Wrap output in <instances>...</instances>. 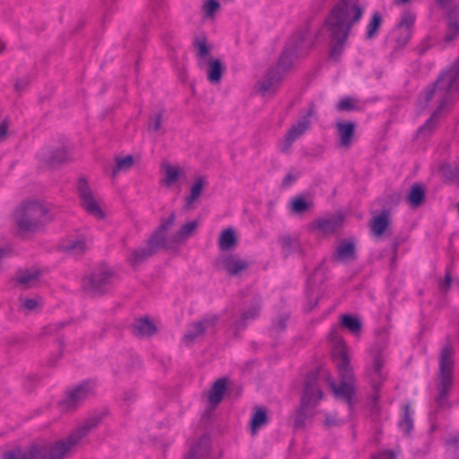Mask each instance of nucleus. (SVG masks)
I'll return each mask as SVG.
<instances>
[{"instance_id": "f257e3e1", "label": "nucleus", "mask_w": 459, "mask_h": 459, "mask_svg": "<svg viewBox=\"0 0 459 459\" xmlns=\"http://www.w3.org/2000/svg\"><path fill=\"white\" fill-rule=\"evenodd\" d=\"M363 13L359 0H339L333 6L325 21L331 41L330 59H340L351 28L361 20Z\"/></svg>"}, {"instance_id": "f03ea898", "label": "nucleus", "mask_w": 459, "mask_h": 459, "mask_svg": "<svg viewBox=\"0 0 459 459\" xmlns=\"http://www.w3.org/2000/svg\"><path fill=\"white\" fill-rule=\"evenodd\" d=\"M455 354V347L447 338L438 355L435 397V404L438 410L450 408L448 396L454 385Z\"/></svg>"}, {"instance_id": "7ed1b4c3", "label": "nucleus", "mask_w": 459, "mask_h": 459, "mask_svg": "<svg viewBox=\"0 0 459 459\" xmlns=\"http://www.w3.org/2000/svg\"><path fill=\"white\" fill-rule=\"evenodd\" d=\"M333 359L338 369L341 383L336 385L334 381H331L329 385L337 399L344 400L351 407L355 403V377L350 363L347 347L342 341L336 342L333 351Z\"/></svg>"}, {"instance_id": "20e7f679", "label": "nucleus", "mask_w": 459, "mask_h": 459, "mask_svg": "<svg viewBox=\"0 0 459 459\" xmlns=\"http://www.w3.org/2000/svg\"><path fill=\"white\" fill-rule=\"evenodd\" d=\"M49 210L39 200L22 202L13 212L16 227L23 232H36L50 221Z\"/></svg>"}, {"instance_id": "39448f33", "label": "nucleus", "mask_w": 459, "mask_h": 459, "mask_svg": "<svg viewBox=\"0 0 459 459\" xmlns=\"http://www.w3.org/2000/svg\"><path fill=\"white\" fill-rule=\"evenodd\" d=\"M176 214L171 212L166 220H162L159 228L152 233L145 247L133 249L128 256L127 262L133 268H137L150 257L154 255L159 249L168 248L169 243L167 238V231L175 223Z\"/></svg>"}, {"instance_id": "423d86ee", "label": "nucleus", "mask_w": 459, "mask_h": 459, "mask_svg": "<svg viewBox=\"0 0 459 459\" xmlns=\"http://www.w3.org/2000/svg\"><path fill=\"white\" fill-rule=\"evenodd\" d=\"M2 459H64L55 441L39 440L28 447H14L4 452Z\"/></svg>"}, {"instance_id": "0eeeda50", "label": "nucleus", "mask_w": 459, "mask_h": 459, "mask_svg": "<svg viewBox=\"0 0 459 459\" xmlns=\"http://www.w3.org/2000/svg\"><path fill=\"white\" fill-rule=\"evenodd\" d=\"M103 417L104 414L101 412L94 413L87 418L69 436L55 441L64 459L71 455L77 449L82 440L100 424Z\"/></svg>"}, {"instance_id": "6e6552de", "label": "nucleus", "mask_w": 459, "mask_h": 459, "mask_svg": "<svg viewBox=\"0 0 459 459\" xmlns=\"http://www.w3.org/2000/svg\"><path fill=\"white\" fill-rule=\"evenodd\" d=\"M370 359L366 368V377L371 385V401L377 403L380 398V388L387 378L384 370L385 359L383 351L379 347H373L369 350Z\"/></svg>"}, {"instance_id": "1a4fd4ad", "label": "nucleus", "mask_w": 459, "mask_h": 459, "mask_svg": "<svg viewBox=\"0 0 459 459\" xmlns=\"http://www.w3.org/2000/svg\"><path fill=\"white\" fill-rule=\"evenodd\" d=\"M116 281V273L111 270H96L82 279V290L92 296H101L108 292Z\"/></svg>"}, {"instance_id": "9d476101", "label": "nucleus", "mask_w": 459, "mask_h": 459, "mask_svg": "<svg viewBox=\"0 0 459 459\" xmlns=\"http://www.w3.org/2000/svg\"><path fill=\"white\" fill-rule=\"evenodd\" d=\"M95 385L92 381H84L66 392L58 405L63 411H72L77 409L86 399L93 395Z\"/></svg>"}, {"instance_id": "9b49d317", "label": "nucleus", "mask_w": 459, "mask_h": 459, "mask_svg": "<svg viewBox=\"0 0 459 459\" xmlns=\"http://www.w3.org/2000/svg\"><path fill=\"white\" fill-rule=\"evenodd\" d=\"M77 193L82 206L89 214L96 217L97 219H102L104 217V213L100 209L86 178L81 177L78 179Z\"/></svg>"}, {"instance_id": "f8f14e48", "label": "nucleus", "mask_w": 459, "mask_h": 459, "mask_svg": "<svg viewBox=\"0 0 459 459\" xmlns=\"http://www.w3.org/2000/svg\"><path fill=\"white\" fill-rule=\"evenodd\" d=\"M315 114V106L310 104L305 115L299 117L287 131L283 140L282 152H286L292 146L293 143L301 137L310 127V118Z\"/></svg>"}, {"instance_id": "ddd939ff", "label": "nucleus", "mask_w": 459, "mask_h": 459, "mask_svg": "<svg viewBox=\"0 0 459 459\" xmlns=\"http://www.w3.org/2000/svg\"><path fill=\"white\" fill-rule=\"evenodd\" d=\"M323 399V392L318 386V376L316 372H310L307 375L300 403L304 406L316 408L319 401Z\"/></svg>"}, {"instance_id": "4468645a", "label": "nucleus", "mask_w": 459, "mask_h": 459, "mask_svg": "<svg viewBox=\"0 0 459 459\" xmlns=\"http://www.w3.org/2000/svg\"><path fill=\"white\" fill-rule=\"evenodd\" d=\"M219 321V316L209 315L202 320L194 322L190 325V328L182 338V342L186 345H191L199 337L203 336L206 331L215 328Z\"/></svg>"}, {"instance_id": "2eb2a0df", "label": "nucleus", "mask_w": 459, "mask_h": 459, "mask_svg": "<svg viewBox=\"0 0 459 459\" xmlns=\"http://www.w3.org/2000/svg\"><path fill=\"white\" fill-rule=\"evenodd\" d=\"M415 22V15L410 12L402 14L401 20L394 28L393 33L395 37L394 49L404 48L411 37V30Z\"/></svg>"}, {"instance_id": "dca6fc26", "label": "nucleus", "mask_w": 459, "mask_h": 459, "mask_svg": "<svg viewBox=\"0 0 459 459\" xmlns=\"http://www.w3.org/2000/svg\"><path fill=\"white\" fill-rule=\"evenodd\" d=\"M303 39L289 43L281 53L274 69L281 72L284 76L291 70L294 61L299 57V50Z\"/></svg>"}, {"instance_id": "f3484780", "label": "nucleus", "mask_w": 459, "mask_h": 459, "mask_svg": "<svg viewBox=\"0 0 459 459\" xmlns=\"http://www.w3.org/2000/svg\"><path fill=\"white\" fill-rule=\"evenodd\" d=\"M219 263L230 276H238L248 269L250 263L238 254L222 255Z\"/></svg>"}, {"instance_id": "a211bd4d", "label": "nucleus", "mask_w": 459, "mask_h": 459, "mask_svg": "<svg viewBox=\"0 0 459 459\" xmlns=\"http://www.w3.org/2000/svg\"><path fill=\"white\" fill-rule=\"evenodd\" d=\"M262 307V298L255 296L249 308L243 311L239 317L233 323L232 328L237 333L247 327L249 320H254L258 317Z\"/></svg>"}, {"instance_id": "6ab92c4d", "label": "nucleus", "mask_w": 459, "mask_h": 459, "mask_svg": "<svg viewBox=\"0 0 459 459\" xmlns=\"http://www.w3.org/2000/svg\"><path fill=\"white\" fill-rule=\"evenodd\" d=\"M198 67L206 71L208 81L214 85L221 82L225 71V66L221 60L215 57L210 58L208 61L204 62L203 65H198Z\"/></svg>"}, {"instance_id": "aec40b11", "label": "nucleus", "mask_w": 459, "mask_h": 459, "mask_svg": "<svg viewBox=\"0 0 459 459\" xmlns=\"http://www.w3.org/2000/svg\"><path fill=\"white\" fill-rule=\"evenodd\" d=\"M284 75L281 72L272 67L264 75V79L258 82L259 91L265 94L267 92L274 93L279 88L281 82L284 79Z\"/></svg>"}, {"instance_id": "412c9836", "label": "nucleus", "mask_w": 459, "mask_h": 459, "mask_svg": "<svg viewBox=\"0 0 459 459\" xmlns=\"http://www.w3.org/2000/svg\"><path fill=\"white\" fill-rule=\"evenodd\" d=\"M335 126L340 147L349 149L354 138L356 124L352 121H338Z\"/></svg>"}, {"instance_id": "4be33fe9", "label": "nucleus", "mask_w": 459, "mask_h": 459, "mask_svg": "<svg viewBox=\"0 0 459 459\" xmlns=\"http://www.w3.org/2000/svg\"><path fill=\"white\" fill-rule=\"evenodd\" d=\"M193 47L195 50V56L197 61V65H203L204 62L213 57L211 54L212 46L208 43L205 35L195 37L193 40Z\"/></svg>"}, {"instance_id": "5701e85b", "label": "nucleus", "mask_w": 459, "mask_h": 459, "mask_svg": "<svg viewBox=\"0 0 459 459\" xmlns=\"http://www.w3.org/2000/svg\"><path fill=\"white\" fill-rule=\"evenodd\" d=\"M448 105V99L445 96L438 104L437 108L432 113L426 123L418 130V134L422 137L429 136L437 126L440 113Z\"/></svg>"}, {"instance_id": "b1692460", "label": "nucleus", "mask_w": 459, "mask_h": 459, "mask_svg": "<svg viewBox=\"0 0 459 459\" xmlns=\"http://www.w3.org/2000/svg\"><path fill=\"white\" fill-rule=\"evenodd\" d=\"M161 171L164 174L161 183L167 187H171L181 178L186 177L182 168L173 166L167 161L161 163Z\"/></svg>"}, {"instance_id": "393cba45", "label": "nucleus", "mask_w": 459, "mask_h": 459, "mask_svg": "<svg viewBox=\"0 0 459 459\" xmlns=\"http://www.w3.org/2000/svg\"><path fill=\"white\" fill-rule=\"evenodd\" d=\"M333 259L336 262L356 260V247L354 242L346 239L342 240L333 255Z\"/></svg>"}, {"instance_id": "a878e982", "label": "nucleus", "mask_w": 459, "mask_h": 459, "mask_svg": "<svg viewBox=\"0 0 459 459\" xmlns=\"http://www.w3.org/2000/svg\"><path fill=\"white\" fill-rule=\"evenodd\" d=\"M209 449L210 439L204 435L192 445L184 459H203L208 455Z\"/></svg>"}, {"instance_id": "bb28decb", "label": "nucleus", "mask_w": 459, "mask_h": 459, "mask_svg": "<svg viewBox=\"0 0 459 459\" xmlns=\"http://www.w3.org/2000/svg\"><path fill=\"white\" fill-rule=\"evenodd\" d=\"M60 248L72 256H80L86 252L88 247L83 238H70L63 241Z\"/></svg>"}, {"instance_id": "cd10ccee", "label": "nucleus", "mask_w": 459, "mask_h": 459, "mask_svg": "<svg viewBox=\"0 0 459 459\" xmlns=\"http://www.w3.org/2000/svg\"><path fill=\"white\" fill-rule=\"evenodd\" d=\"M39 270H20L16 273L15 281L23 290L31 288L39 280Z\"/></svg>"}, {"instance_id": "c85d7f7f", "label": "nucleus", "mask_w": 459, "mask_h": 459, "mask_svg": "<svg viewBox=\"0 0 459 459\" xmlns=\"http://www.w3.org/2000/svg\"><path fill=\"white\" fill-rule=\"evenodd\" d=\"M133 333L138 337H150L157 332L155 325L147 317L139 318L133 324Z\"/></svg>"}, {"instance_id": "c756f323", "label": "nucleus", "mask_w": 459, "mask_h": 459, "mask_svg": "<svg viewBox=\"0 0 459 459\" xmlns=\"http://www.w3.org/2000/svg\"><path fill=\"white\" fill-rule=\"evenodd\" d=\"M425 189L420 184H413L406 196V201L412 208L421 206L425 200Z\"/></svg>"}, {"instance_id": "7c9ffc66", "label": "nucleus", "mask_w": 459, "mask_h": 459, "mask_svg": "<svg viewBox=\"0 0 459 459\" xmlns=\"http://www.w3.org/2000/svg\"><path fill=\"white\" fill-rule=\"evenodd\" d=\"M447 31L445 36L446 42H452L459 35V14L455 10H452L447 15Z\"/></svg>"}, {"instance_id": "2f4dec72", "label": "nucleus", "mask_w": 459, "mask_h": 459, "mask_svg": "<svg viewBox=\"0 0 459 459\" xmlns=\"http://www.w3.org/2000/svg\"><path fill=\"white\" fill-rule=\"evenodd\" d=\"M226 387L227 383L225 378H219L213 383L208 396L211 404L218 405L221 402Z\"/></svg>"}, {"instance_id": "473e14b6", "label": "nucleus", "mask_w": 459, "mask_h": 459, "mask_svg": "<svg viewBox=\"0 0 459 459\" xmlns=\"http://www.w3.org/2000/svg\"><path fill=\"white\" fill-rule=\"evenodd\" d=\"M342 216H331L316 221V228L325 234L333 233L342 224Z\"/></svg>"}, {"instance_id": "72a5a7b5", "label": "nucleus", "mask_w": 459, "mask_h": 459, "mask_svg": "<svg viewBox=\"0 0 459 459\" xmlns=\"http://www.w3.org/2000/svg\"><path fill=\"white\" fill-rule=\"evenodd\" d=\"M237 238L233 229L228 228L221 233L218 245L221 250H231L237 246Z\"/></svg>"}, {"instance_id": "f704fd0d", "label": "nucleus", "mask_w": 459, "mask_h": 459, "mask_svg": "<svg viewBox=\"0 0 459 459\" xmlns=\"http://www.w3.org/2000/svg\"><path fill=\"white\" fill-rule=\"evenodd\" d=\"M388 216V212L383 211L378 216L372 220L370 230L375 236L380 237L384 234L389 225Z\"/></svg>"}, {"instance_id": "c9c22d12", "label": "nucleus", "mask_w": 459, "mask_h": 459, "mask_svg": "<svg viewBox=\"0 0 459 459\" xmlns=\"http://www.w3.org/2000/svg\"><path fill=\"white\" fill-rule=\"evenodd\" d=\"M206 182L203 177L196 178L195 184L191 186L190 194L186 197L184 208L188 210L191 208L193 203L199 199L202 195L203 189Z\"/></svg>"}, {"instance_id": "e433bc0d", "label": "nucleus", "mask_w": 459, "mask_h": 459, "mask_svg": "<svg viewBox=\"0 0 459 459\" xmlns=\"http://www.w3.org/2000/svg\"><path fill=\"white\" fill-rule=\"evenodd\" d=\"M313 207L312 202H307L302 195L293 197L289 204L290 212L292 214H302Z\"/></svg>"}, {"instance_id": "4c0bfd02", "label": "nucleus", "mask_w": 459, "mask_h": 459, "mask_svg": "<svg viewBox=\"0 0 459 459\" xmlns=\"http://www.w3.org/2000/svg\"><path fill=\"white\" fill-rule=\"evenodd\" d=\"M341 325L350 331L355 336H358L361 333V322L359 318L351 315L341 316Z\"/></svg>"}, {"instance_id": "58836bf2", "label": "nucleus", "mask_w": 459, "mask_h": 459, "mask_svg": "<svg viewBox=\"0 0 459 459\" xmlns=\"http://www.w3.org/2000/svg\"><path fill=\"white\" fill-rule=\"evenodd\" d=\"M198 222L194 221L187 222L180 227L178 231L173 236L172 243H180L189 238L194 231L197 229Z\"/></svg>"}, {"instance_id": "ea45409f", "label": "nucleus", "mask_w": 459, "mask_h": 459, "mask_svg": "<svg viewBox=\"0 0 459 459\" xmlns=\"http://www.w3.org/2000/svg\"><path fill=\"white\" fill-rule=\"evenodd\" d=\"M268 422V418L266 414V409L264 407H259L256 409L255 412L252 416L250 421V429L252 435H255L256 431L262 426H264Z\"/></svg>"}, {"instance_id": "a19ab883", "label": "nucleus", "mask_w": 459, "mask_h": 459, "mask_svg": "<svg viewBox=\"0 0 459 459\" xmlns=\"http://www.w3.org/2000/svg\"><path fill=\"white\" fill-rule=\"evenodd\" d=\"M314 415V408L304 406L300 403L294 420V427L296 429H302L305 427V422L307 419L312 418Z\"/></svg>"}, {"instance_id": "79ce46f5", "label": "nucleus", "mask_w": 459, "mask_h": 459, "mask_svg": "<svg viewBox=\"0 0 459 459\" xmlns=\"http://www.w3.org/2000/svg\"><path fill=\"white\" fill-rule=\"evenodd\" d=\"M279 242L285 256L299 251L300 248L299 240L296 238H292L289 235L280 237Z\"/></svg>"}, {"instance_id": "37998d69", "label": "nucleus", "mask_w": 459, "mask_h": 459, "mask_svg": "<svg viewBox=\"0 0 459 459\" xmlns=\"http://www.w3.org/2000/svg\"><path fill=\"white\" fill-rule=\"evenodd\" d=\"M399 428L407 435L411 433L413 428V420L409 403L405 404L403 407V419L399 421Z\"/></svg>"}, {"instance_id": "c03bdc74", "label": "nucleus", "mask_w": 459, "mask_h": 459, "mask_svg": "<svg viewBox=\"0 0 459 459\" xmlns=\"http://www.w3.org/2000/svg\"><path fill=\"white\" fill-rule=\"evenodd\" d=\"M381 23H382V16L380 14V13H378V12L373 13L371 20H370L369 23L368 24V28H367L366 38L368 39H371L377 35V32L379 27L381 26Z\"/></svg>"}, {"instance_id": "a18cd8bd", "label": "nucleus", "mask_w": 459, "mask_h": 459, "mask_svg": "<svg viewBox=\"0 0 459 459\" xmlns=\"http://www.w3.org/2000/svg\"><path fill=\"white\" fill-rule=\"evenodd\" d=\"M134 165V158L131 155H127L123 158L116 159V166L112 170V176L116 177L117 174L121 170H128Z\"/></svg>"}, {"instance_id": "49530a36", "label": "nucleus", "mask_w": 459, "mask_h": 459, "mask_svg": "<svg viewBox=\"0 0 459 459\" xmlns=\"http://www.w3.org/2000/svg\"><path fill=\"white\" fill-rule=\"evenodd\" d=\"M67 160V153L64 148L54 151L48 158L47 162L50 166H56L64 163Z\"/></svg>"}, {"instance_id": "de8ad7c7", "label": "nucleus", "mask_w": 459, "mask_h": 459, "mask_svg": "<svg viewBox=\"0 0 459 459\" xmlns=\"http://www.w3.org/2000/svg\"><path fill=\"white\" fill-rule=\"evenodd\" d=\"M435 93H437L439 98V103L442 100V94L438 91L437 82H435L432 86H429L426 89L424 94L422 95V100L420 101H423L424 108H426L429 104V102L433 99Z\"/></svg>"}, {"instance_id": "09e8293b", "label": "nucleus", "mask_w": 459, "mask_h": 459, "mask_svg": "<svg viewBox=\"0 0 459 459\" xmlns=\"http://www.w3.org/2000/svg\"><path fill=\"white\" fill-rule=\"evenodd\" d=\"M357 101L351 97H344L340 100L336 108L339 111H351L355 110Z\"/></svg>"}, {"instance_id": "8fccbe9b", "label": "nucleus", "mask_w": 459, "mask_h": 459, "mask_svg": "<svg viewBox=\"0 0 459 459\" xmlns=\"http://www.w3.org/2000/svg\"><path fill=\"white\" fill-rule=\"evenodd\" d=\"M163 121V112L160 111L152 117H150L148 123V129L153 132H157L161 128Z\"/></svg>"}, {"instance_id": "3c124183", "label": "nucleus", "mask_w": 459, "mask_h": 459, "mask_svg": "<svg viewBox=\"0 0 459 459\" xmlns=\"http://www.w3.org/2000/svg\"><path fill=\"white\" fill-rule=\"evenodd\" d=\"M163 7V0H152L150 4L151 18L150 22L152 23L155 18L159 17V13Z\"/></svg>"}, {"instance_id": "603ef678", "label": "nucleus", "mask_w": 459, "mask_h": 459, "mask_svg": "<svg viewBox=\"0 0 459 459\" xmlns=\"http://www.w3.org/2000/svg\"><path fill=\"white\" fill-rule=\"evenodd\" d=\"M30 82V79L27 76L22 77V78H17L15 80V83L13 85V89H14L15 92L18 93L19 95L22 94L26 90V88L29 86Z\"/></svg>"}, {"instance_id": "864d4df0", "label": "nucleus", "mask_w": 459, "mask_h": 459, "mask_svg": "<svg viewBox=\"0 0 459 459\" xmlns=\"http://www.w3.org/2000/svg\"><path fill=\"white\" fill-rule=\"evenodd\" d=\"M220 8V3L217 0H206L204 9L206 16H212Z\"/></svg>"}, {"instance_id": "5fc2aeb1", "label": "nucleus", "mask_w": 459, "mask_h": 459, "mask_svg": "<svg viewBox=\"0 0 459 459\" xmlns=\"http://www.w3.org/2000/svg\"><path fill=\"white\" fill-rule=\"evenodd\" d=\"M288 319H289L288 314L280 315L273 325V329L277 332L283 331L286 328V323H287Z\"/></svg>"}, {"instance_id": "6e6d98bb", "label": "nucleus", "mask_w": 459, "mask_h": 459, "mask_svg": "<svg viewBox=\"0 0 459 459\" xmlns=\"http://www.w3.org/2000/svg\"><path fill=\"white\" fill-rule=\"evenodd\" d=\"M39 306V300L37 299H25L21 300V309L27 311H33Z\"/></svg>"}, {"instance_id": "4d7b16f0", "label": "nucleus", "mask_w": 459, "mask_h": 459, "mask_svg": "<svg viewBox=\"0 0 459 459\" xmlns=\"http://www.w3.org/2000/svg\"><path fill=\"white\" fill-rule=\"evenodd\" d=\"M65 323L61 322L57 324L49 325L45 328L46 334H53L65 326Z\"/></svg>"}, {"instance_id": "13d9d810", "label": "nucleus", "mask_w": 459, "mask_h": 459, "mask_svg": "<svg viewBox=\"0 0 459 459\" xmlns=\"http://www.w3.org/2000/svg\"><path fill=\"white\" fill-rule=\"evenodd\" d=\"M452 283V276L451 273L447 271L445 276V280L443 282H440L439 287L443 291L447 290Z\"/></svg>"}, {"instance_id": "bf43d9fd", "label": "nucleus", "mask_w": 459, "mask_h": 459, "mask_svg": "<svg viewBox=\"0 0 459 459\" xmlns=\"http://www.w3.org/2000/svg\"><path fill=\"white\" fill-rule=\"evenodd\" d=\"M8 132V123L7 121L4 120L0 124V141H3L5 139Z\"/></svg>"}, {"instance_id": "052dcab7", "label": "nucleus", "mask_w": 459, "mask_h": 459, "mask_svg": "<svg viewBox=\"0 0 459 459\" xmlns=\"http://www.w3.org/2000/svg\"><path fill=\"white\" fill-rule=\"evenodd\" d=\"M296 178H297L291 173L287 174L282 180V186L284 187L290 186L296 180Z\"/></svg>"}, {"instance_id": "680f3d73", "label": "nucleus", "mask_w": 459, "mask_h": 459, "mask_svg": "<svg viewBox=\"0 0 459 459\" xmlns=\"http://www.w3.org/2000/svg\"><path fill=\"white\" fill-rule=\"evenodd\" d=\"M339 424H340V421L333 416H327L325 419V425L327 427L337 426Z\"/></svg>"}, {"instance_id": "e2e57ef3", "label": "nucleus", "mask_w": 459, "mask_h": 459, "mask_svg": "<svg viewBox=\"0 0 459 459\" xmlns=\"http://www.w3.org/2000/svg\"><path fill=\"white\" fill-rule=\"evenodd\" d=\"M441 171H442L443 175L445 177H446V178H452L453 177L452 168L448 164L443 165L441 167Z\"/></svg>"}, {"instance_id": "0e129e2a", "label": "nucleus", "mask_w": 459, "mask_h": 459, "mask_svg": "<svg viewBox=\"0 0 459 459\" xmlns=\"http://www.w3.org/2000/svg\"><path fill=\"white\" fill-rule=\"evenodd\" d=\"M453 0H436L437 4L441 7V8H446V6L448 5V4H450Z\"/></svg>"}, {"instance_id": "69168bd1", "label": "nucleus", "mask_w": 459, "mask_h": 459, "mask_svg": "<svg viewBox=\"0 0 459 459\" xmlns=\"http://www.w3.org/2000/svg\"><path fill=\"white\" fill-rule=\"evenodd\" d=\"M389 198L393 203L397 204L401 200V195L400 194H393L392 195L389 196Z\"/></svg>"}, {"instance_id": "338daca9", "label": "nucleus", "mask_w": 459, "mask_h": 459, "mask_svg": "<svg viewBox=\"0 0 459 459\" xmlns=\"http://www.w3.org/2000/svg\"><path fill=\"white\" fill-rule=\"evenodd\" d=\"M398 242L397 241H394L393 243V260L395 259L396 257V254H397V249H398Z\"/></svg>"}, {"instance_id": "774afa93", "label": "nucleus", "mask_w": 459, "mask_h": 459, "mask_svg": "<svg viewBox=\"0 0 459 459\" xmlns=\"http://www.w3.org/2000/svg\"><path fill=\"white\" fill-rule=\"evenodd\" d=\"M318 300H319V297L316 296L315 298L314 301L309 303V310H312L317 305Z\"/></svg>"}]
</instances>
